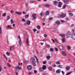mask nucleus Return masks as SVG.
Instances as JSON below:
<instances>
[{
  "label": "nucleus",
  "mask_w": 75,
  "mask_h": 75,
  "mask_svg": "<svg viewBox=\"0 0 75 75\" xmlns=\"http://www.w3.org/2000/svg\"><path fill=\"white\" fill-rule=\"evenodd\" d=\"M62 40L63 42L64 43L65 42V38H63Z\"/></svg>",
  "instance_id": "obj_21"
},
{
  "label": "nucleus",
  "mask_w": 75,
  "mask_h": 75,
  "mask_svg": "<svg viewBox=\"0 0 75 75\" xmlns=\"http://www.w3.org/2000/svg\"><path fill=\"white\" fill-rule=\"evenodd\" d=\"M15 69H21V67H20L18 66H16L15 67Z\"/></svg>",
  "instance_id": "obj_14"
},
{
  "label": "nucleus",
  "mask_w": 75,
  "mask_h": 75,
  "mask_svg": "<svg viewBox=\"0 0 75 75\" xmlns=\"http://www.w3.org/2000/svg\"><path fill=\"white\" fill-rule=\"evenodd\" d=\"M49 69L50 70V71H52V67H49Z\"/></svg>",
  "instance_id": "obj_36"
},
{
  "label": "nucleus",
  "mask_w": 75,
  "mask_h": 75,
  "mask_svg": "<svg viewBox=\"0 0 75 75\" xmlns=\"http://www.w3.org/2000/svg\"><path fill=\"white\" fill-rule=\"evenodd\" d=\"M6 15V13H3V17H5Z\"/></svg>",
  "instance_id": "obj_32"
},
{
  "label": "nucleus",
  "mask_w": 75,
  "mask_h": 75,
  "mask_svg": "<svg viewBox=\"0 0 75 75\" xmlns=\"http://www.w3.org/2000/svg\"><path fill=\"white\" fill-rule=\"evenodd\" d=\"M37 71L35 70L34 71V73H37Z\"/></svg>",
  "instance_id": "obj_56"
},
{
  "label": "nucleus",
  "mask_w": 75,
  "mask_h": 75,
  "mask_svg": "<svg viewBox=\"0 0 75 75\" xmlns=\"http://www.w3.org/2000/svg\"><path fill=\"white\" fill-rule=\"evenodd\" d=\"M68 13L69 14V15L70 16H73V13H71V11H69Z\"/></svg>",
  "instance_id": "obj_11"
},
{
  "label": "nucleus",
  "mask_w": 75,
  "mask_h": 75,
  "mask_svg": "<svg viewBox=\"0 0 75 75\" xmlns=\"http://www.w3.org/2000/svg\"><path fill=\"white\" fill-rule=\"evenodd\" d=\"M37 31V30L34 29H33V32H35V31Z\"/></svg>",
  "instance_id": "obj_47"
},
{
  "label": "nucleus",
  "mask_w": 75,
  "mask_h": 75,
  "mask_svg": "<svg viewBox=\"0 0 75 75\" xmlns=\"http://www.w3.org/2000/svg\"><path fill=\"white\" fill-rule=\"evenodd\" d=\"M44 6L45 7H48L50 6V5L49 4H44Z\"/></svg>",
  "instance_id": "obj_16"
},
{
  "label": "nucleus",
  "mask_w": 75,
  "mask_h": 75,
  "mask_svg": "<svg viewBox=\"0 0 75 75\" xmlns=\"http://www.w3.org/2000/svg\"><path fill=\"white\" fill-rule=\"evenodd\" d=\"M71 74V72H69V73H67V74L66 75H69L70 74Z\"/></svg>",
  "instance_id": "obj_39"
},
{
  "label": "nucleus",
  "mask_w": 75,
  "mask_h": 75,
  "mask_svg": "<svg viewBox=\"0 0 75 75\" xmlns=\"http://www.w3.org/2000/svg\"><path fill=\"white\" fill-rule=\"evenodd\" d=\"M18 39H19V40H21V38H20V35L18 36Z\"/></svg>",
  "instance_id": "obj_43"
},
{
  "label": "nucleus",
  "mask_w": 75,
  "mask_h": 75,
  "mask_svg": "<svg viewBox=\"0 0 75 75\" xmlns=\"http://www.w3.org/2000/svg\"><path fill=\"white\" fill-rule=\"evenodd\" d=\"M61 72V70L59 69H58L56 71V73L57 74H59Z\"/></svg>",
  "instance_id": "obj_12"
},
{
  "label": "nucleus",
  "mask_w": 75,
  "mask_h": 75,
  "mask_svg": "<svg viewBox=\"0 0 75 75\" xmlns=\"http://www.w3.org/2000/svg\"><path fill=\"white\" fill-rule=\"evenodd\" d=\"M59 68H61L62 67V66L61 65H59L58 66Z\"/></svg>",
  "instance_id": "obj_27"
},
{
  "label": "nucleus",
  "mask_w": 75,
  "mask_h": 75,
  "mask_svg": "<svg viewBox=\"0 0 75 75\" xmlns=\"http://www.w3.org/2000/svg\"><path fill=\"white\" fill-rule=\"evenodd\" d=\"M32 17L33 18H36L37 17V15H36V14L34 13L32 15Z\"/></svg>",
  "instance_id": "obj_7"
},
{
  "label": "nucleus",
  "mask_w": 75,
  "mask_h": 75,
  "mask_svg": "<svg viewBox=\"0 0 75 75\" xmlns=\"http://www.w3.org/2000/svg\"><path fill=\"white\" fill-rule=\"evenodd\" d=\"M70 68V67L67 66L66 67V70H69Z\"/></svg>",
  "instance_id": "obj_25"
},
{
  "label": "nucleus",
  "mask_w": 75,
  "mask_h": 75,
  "mask_svg": "<svg viewBox=\"0 0 75 75\" xmlns=\"http://www.w3.org/2000/svg\"><path fill=\"white\" fill-rule=\"evenodd\" d=\"M67 5L66 4H64L63 5V8H66V7H67Z\"/></svg>",
  "instance_id": "obj_28"
},
{
  "label": "nucleus",
  "mask_w": 75,
  "mask_h": 75,
  "mask_svg": "<svg viewBox=\"0 0 75 75\" xmlns=\"http://www.w3.org/2000/svg\"><path fill=\"white\" fill-rule=\"evenodd\" d=\"M27 68L29 70H31V69H32V67L30 65L27 66Z\"/></svg>",
  "instance_id": "obj_4"
},
{
  "label": "nucleus",
  "mask_w": 75,
  "mask_h": 75,
  "mask_svg": "<svg viewBox=\"0 0 75 75\" xmlns=\"http://www.w3.org/2000/svg\"><path fill=\"white\" fill-rule=\"evenodd\" d=\"M66 16V15L64 14L63 13L61 15H59L58 16V18H63L64 17H65Z\"/></svg>",
  "instance_id": "obj_3"
},
{
  "label": "nucleus",
  "mask_w": 75,
  "mask_h": 75,
  "mask_svg": "<svg viewBox=\"0 0 75 75\" xmlns=\"http://www.w3.org/2000/svg\"><path fill=\"white\" fill-rule=\"evenodd\" d=\"M40 16H44V13L43 12H42L40 13Z\"/></svg>",
  "instance_id": "obj_26"
},
{
  "label": "nucleus",
  "mask_w": 75,
  "mask_h": 75,
  "mask_svg": "<svg viewBox=\"0 0 75 75\" xmlns=\"http://www.w3.org/2000/svg\"><path fill=\"white\" fill-rule=\"evenodd\" d=\"M56 63L57 64H61V63L59 61L56 62Z\"/></svg>",
  "instance_id": "obj_31"
},
{
  "label": "nucleus",
  "mask_w": 75,
  "mask_h": 75,
  "mask_svg": "<svg viewBox=\"0 0 75 75\" xmlns=\"http://www.w3.org/2000/svg\"><path fill=\"white\" fill-rule=\"evenodd\" d=\"M62 74L63 75H64L65 74V73H64V71H62Z\"/></svg>",
  "instance_id": "obj_46"
},
{
  "label": "nucleus",
  "mask_w": 75,
  "mask_h": 75,
  "mask_svg": "<svg viewBox=\"0 0 75 75\" xmlns=\"http://www.w3.org/2000/svg\"><path fill=\"white\" fill-rule=\"evenodd\" d=\"M50 58L51 56H48L47 57V60H49V59H50Z\"/></svg>",
  "instance_id": "obj_22"
},
{
  "label": "nucleus",
  "mask_w": 75,
  "mask_h": 75,
  "mask_svg": "<svg viewBox=\"0 0 75 75\" xmlns=\"http://www.w3.org/2000/svg\"><path fill=\"white\" fill-rule=\"evenodd\" d=\"M36 60L37 62H38V63H39V62L38 61V59L37 58H36Z\"/></svg>",
  "instance_id": "obj_51"
},
{
  "label": "nucleus",
  "mask_w": 75,
  "mask_h": 75,
  "mask_svg": "<svg viewBox=\"0 0 75 75\" xmlns=\"http://www.w3.org/2000/svg\"><path fill=\"white\" fill-rule=\"evenodd\" d=\"M63 1L65 4H68L69 1L67 0H64Z\"/></svg>",
  "instance_id": "obj_8"
},
{
  "label": "nucleus",
  "mask_w": 75,
  "mask_h": 75,
  "mask_svg": "<svg viewBox=\"0 0 75 75\" xmlns=\"http://www.w3.org/2000/svg\"><path fill=\"white\" fill-rule=\"evenodd\" d=\"M28 17H29V15L27 14L26 15H25V18H28Z\"/></svg>",
  "instance_id": "obj_30"
},
{
  "label": "nucleus",
  "mask_w": 75,
  "mask_h": 75,
  "mask_svg": "<svg viewBox=\"0 0 75 75\" xmlns=\"http://www.w3.org/2000/svg\"><path fill=\"white\" fill-rule=\"evenodd\" d=\"M4 57L5 59H6V60H7V57H6V56L4 55Z\"/></svg>",
  "instance_id": "obj_38"
},
{
  "label": "nucleus",
  "mask_w": 75,
  "mask_h": 75,
  "mask_svg": "<svg viewBox=\"0 0 75 75\" xmlns=\"http://www.w3.org/2000/svg\"><path fill=\"white\" fill-rule=\"evenodd\" d=\"M47 36V35L46 34H45L44 35V37H46Z\"/></svg>",
  "instance_id": "obj_58"
},
{
  "label": "nucleus",
  "mask_w": 75,
  "mask_h": 75,
  "mask_svg": "<svg viewBox=\"0 0 75 75\" xmlns=\"http://www.w3.org/2000/svg\"><path fill=\"white\" fill-rule=\"evenodd\" d=\"M61 36L62 37H65V35L64 34H61Z\"/></svg>",
  "instance_id": "obj_29"
},
{
  "label": "nucleus",
  "mask_w": 75,
  "mask_h": 75,
  "mask_svg": "<svg viewBox=\"0 0 75 75\" xmlns=\"http://www.w3.org/2000/svg\"><path fill=\"white\" fill-rule=\"evenodd\" d=\"M53 4L54 5L57 6V4H58V2L56 1H55L53 2Z\"/></svg>",
  "instance_id": "obj_6"
},
{
  "label": "nucleus",
  "mask_w": 75,
  "mask_h": 75,
  "mask_svg": "<svg viewBox=\"0 0 75 75\" xmlns=\"http://www.w3.org/2000/svg\"><path fill=\"white\" fill-rule=\"evenodd\" d=\"M16 14H18V15H20L21 14V12H18V11L16 12Z\"/></svg>",
  "instance_id": "obj_20"
},
{
  "label": "nucleus",
  "mask_w": 75,
  "mask_h": 75,
  "mask_svg": "<svg viewBox=\"0 0 75 75\" xmlns=\"http://www.w3.org/2000/svg\"><path fill=\"white\" fill-rule=\"evenodd\" d=\"M10 16L9 15H8V17H7V20H9L10 19Z\"/></svg>",
  "instance_id": "obj_44"
},
{
  "label": "nucleus",
  "mask_w": 75,
  "mask_h": 75,
  "mask_svg": "<svg viewBox=\"0 0 75 75\" xmlns=\"http://www.w3.org/2000/svg\"><path fill=\"white\" fill-rule=\"evenodd\" d=\"M37 28L38 29H40V26L39 25H38L37 26Z\"/></svg>",
  "instance_id": "obj_42"
},
{
  "label": "nucleus",
  "mask_w": 75,
  "mask_h": 75,
  "mask_svg": "<svg viewBox=\"0 0 75 75\" xmlns=\"http://www.w3.org/2000/svg\"><path fill=\"white\" fill-rule=\"evenodd\" d=\"M7 27L9 28H11V25H8L7 26Z\"/></svg>",
  "instance_id": "obj_57"
},
{
  "label": "nucleus",
  "mask_w": 75,
  "mask_h": 75,
  "mask_svg": "<svg viewBox=\"0 0 75 75\" xmlns=\"http://www.w3.org/2000/svg\"><path fill=\"white\" fill-rule=\"evenodd\" d=\"M1 70H2V68H1V66L0 65V72L1 71Z\"/></svg>",
  "instance_id": "obj_45"
},
{
  "label": "nucleus",
  "mask_w": 75,
  "mask_h": 75,
  "mask_svg": "<svg viewBox=\"0 0 75 75\" xmlns=\"http://www.w3.org/2000/svg\"><path fill=\"white\" fill-rule=\"evenodd\" d=\"M18 43L20 45H21V40H19L18 41Z\"/></svg>",
  "instance_id": "obj_23"
},
{
  "label": "nucleus",
  "mask_w": 75,
  "mask_h": 75,
  "mask_svg": "<svg viewBox=\"0 0 75 75\" xmlns=\"http://www.w3.org/2000/svg\"><path fill=\"white\" fill-rule=\"evenodd\" d=\"M49 14V11H47L46 13V15H47V16L48 15V14Z\"/></svg>",
  "instance_id": "obj_33"
},
{
  "label": "nucleus",
  "mask_w": 75,
  "mask_h": 75,
  "mask_svg": "<svg viewBox=\"0 0 75 75\" xmlns=\"http://www.w3.org/2000/svg\"><path fill=\"white\" fill-rule=\"evenodd\" d=\"M55 23L56 24H57V25H59V24H60V22L59 21H56Z\"/></svg>",
  "instance_id": "obj_15"
},
{
  "label": "nucleus",
  "mask_w": 75,
  "mask_h": 75,
  "mask_svg": "<svg viewBox=\"0 0 75 75\" xmlns=\"http://www.w3.org/2000/svg\"><path fill=\"white\" fill-rule=\"evenodd\" d=\"M15 74L16 75H18V73H17V72L16 71L15 72Z\"/></svg>",
  "instance_id": "obj_62"
},
{
  "label": "nucleus",
  "mask_w": 75,
  "mask_h": 75,
  "mask_svg": "<svg viewBox=\"0 0 75 75\" xmlns=\"http://www.w3.org/2000/svg\"><path fill=\"white\" fill-rule=\"evenodd\" d=\"M1 33V27L0 28V34Z\"/></svg>",
  "instance_id": "obj_49"
},
{
  "label": "nucleus",
  "mask_w": 75,
  "mask_h": 75,
  "mask_svg": "<svg viewBox=\"0 0 75 75\" xmlns=\"http://www.w3.org/2000/svg\"><path fill=\"white\" fill-rule=\"evenodd\" d=\"M6 54L7 56H10V54L8 52H6Z\"/></svg>",
  "instance_id": "obj_24"
},
{
  "label": "nucleus",
  "mask_w": 75,
  "mask_h": 75,
  "mask_svg": "<svg viewBox=\"0 0 75 75\" xmlns=\"http://www.w3.org/2000/svg\"><path fill=\"white\" fill-rule=\"evenodd\" d=\"M7 65L9 67H11V65L9 64V63H7Z\"/></svg>",
  "instance_id": "obj_40"
},
{
  "label": "nucleus",
  "mask_w": 75,
  "mask_h": 75,
  "mask_svg": "<svg viewBox=\"0 0 75 75\" xmlns=\"http://www.w3.org/2000/svg\"><path fill=\"white\" fill-rule=\"evenodd\" d=\"M27 24L28 25H29L30 24V23H31V21H26Z\"/></svg>",
  "instance_id": "obj_18"
},
{
  "label": "nucleus",
  "mask_w": 75,
  "mask_h": 75,
  "mask_svg": "<svg viewBox=\"0 0 75 75\" xmlns=\"http://www.w3.org/2000/svg\"><path fill=\"white\" fill-rule=\"evenodd\" d=\"M67 48L68 50H70L71 49V47L69 46H67Z\"/></svg>",
  "instance_id": "obj_34"
},
{
  "label": "nucleus",
  "mask_w": 75,
  "mask_h": 75,
  "mask_svg": "<svg viewBox=\"0 0 75 75\" xmlns=\"http://www.w3.org/2000/svg\"><path fill=\"white\" fill-rule=\"evenodd\" d=\"M30 61L32 62V65L33 67H35V59L34 57H31Z\"/></svg>",
  "instance_id": "obj_1"
},
{
  "label": "nucleus",
  "mask_w": 75,
  "mask_h": 75,
  "mask_svg": "<svg viewBox=\"0 0 75 75\" xmlns=\"http://www.w3.org/2000/svg\"><path fill=\"white\" fill-rule=\"evenodd\" d=\"M11 13H14V11H13L12 10L11 11Z\"/></svg>",
  "instance_id": "obj_59"
},
{
  "label": "nucleus",
  "mask_w": 75,
  "mask_h": 75,
  "mask_svg": "<svg viewBox=\"0 0 75 75\" xmlns=\"http://www.w3.org/2000/svg\"><path fill=\"white\" fill-rule=\"evenodd\" d=\"M62 54L64 56H66L67 54H66V52L65 51H62Z\"/></svg>",
  "instance_id": "obj_10"
},
{
  "label": "nucleus",
  "mask_w": 75,
  "mask_h": 75,
  "mask_svg": "<svg viewBox=\"0 0 75 75\" xmlns=\"http://www.w3.org/2000/svg\"><path fill=\"white\" fill-rule=\"evenodd\" d=\"M30 2L31 3H34V1H33V0H31L30 1Z\"/></svg>",
  "instance_id": "obj_41"
},
{
  "label": "nucleus",
  "mask_w": 75,
  "mask_h": 75,
  "mask_svg": "<svg viewBox=\"0 0 75 75\" xmlns=\"http://www.w3.org/2000/svg\"><path fill=\"white\" fill-rule=\"evenodd\" d=\"M47 47H50V45H47Z\"/></svg>",
  "instance_id": "obj_55"
},
{
  "label": "nucleus",
  "mask_w": 75,
  "mask_h": 75,
  "mask_svg": "<svg viewBox=\"0 0 75 75\" xmlns=\"http://www.w3.org/2000/svg\"><path fill=\"white\" fill-rule=\"evenodd\" d=\"M54 40L56 42H58V40H57L56 39H55Z\"/></svg>",
  "instance_id": "obj_53"
},
{
  "label": "nucleus",
  "mask_w": 75,
  "mask_h": 75,
  "mask_svg": "<svg viewBox=\"0 0 75 75\" xmlns=\"http://www.w3.org/2000/svg\"><path fill=\"white\" fill-rule=\"evenodd\" d=\"M28 42H28V39L27 38L26 40V43L27 45H29Z\"/></svg>",
  "instance_id": "obj_19"
},
{
  "label": "nucleus",
  "mask_w": 75,
  "mask_h": 75,
  "mask_svg": "<svg viewBox=\"0 0 75 75\" xmlns=\"http://www.w3.org/2000/svg\"><path fill=\"white\" fill-rule=\"evenodd\" d=\"M52 18H49V20H52Z\"/></svg>",
  "instance_id": "obj_63"
},
{
  "label": "nucleus",
  "mask_w": 75,
  "mask_h": 75,
  "mask_svg": "<svg viewBox=\"0 0 75 75\" xmlns=\"http://www.w3.org/2000/svg\"><path fill=\"white\" fill-rule=\"evenodd\" d=\"M62 3L61 2H59V4L58 6L59 7H62Z\"/></svg>",
  "instance_id": "obj_5"
},
{
  "label": "nucleus",
  "mask_w": 75,
  "mask_h": 75,
  "mask_svg": "<svg viewBox=\"0 0 75 75\" xmlns=\"http://www.w3.org/2000/svg\"><path fill=\"white\" fill-rule=\"evenodd\" d=\"M71 32L70 31H68L67 32V33H66V36L67 38H69V37L68 36H69V37L71 36Z\"/></svg>",
  "instance_id": "obj_2"
},
{
  "label": "nucleus",
  "mask_w": 75,
  "mask_h": 75,
  "mask_svg": "<svg viewBox=\"0 0 75 75\" xmlns=\"http://www.w3.org/2000/svg\"><path fill=\"white\" fill-rule=\"evenodd\" d=\"M42 69H43V70H44L46 68H47V67H46V66H45V65H43L42 67Z\"/></svg>",
  "instance_id": "obj_13"
},
{
  "label": "nucleus",
  "mask_w": 75,
  "mask_h": 75,
  "mask_svg": "<svg viewBox=\"0 0 75 75\" xmlns=\"http://www.w3.org/2000/svg\"><path fill=\"white\" fill-rule=\"evenodd\" d=\"M11 48H13V47H11L10 48V49L11 51L12 50V49H11Z\"/></svg>",
  "instance_id": "obj_60"
},
{
  "label": "nucleus",
  "mask_w": 75,
  "mask_h": 75,
  "mask_svg": "<svg viewBox=\"0 0 75 75\" xmlns=\"http://www.w3.org/2000/svg\"><path fill=\"white\" fill-rule=\"evenodd\" d=\"M59 48H60V50H62L63 49H64V47H63L61 45H60L59 46Z\"/></svg>",
  "instance_id": "obj_17"
},
{
  "label": "nucleus",
  "mask_w": 75,
  "mask_h": 75,
  "mask_svg": "<svg viewBox=\"0 0 75 75\" xmlns=\"http://www.w3.org/2000/svg\"><path fill=\"white\" fill-rule=\"evenodd\" d=\"M71 38H72L73 40H75V34H74L72 35V36L71 37Z\"/></svg>",
  "instance_id": "obj_9"
},
{
  "label": "nucleus",
  "mask_w": 75,
  "mask_h": 75,
  "mask_svg": "<svg viewBox=\"0 0 75 75\" xmlns=\"http://www.w3.org/2000/svg\"><path fill=\"white\" fill-rule=\"evenodd\" d=\"M11 24H13V19H11Z\"/></svg>",
  "instance_id": "obj_35"
},
{
  "label": "nucleus",
  "mask_w": 75,
  "mask_h": 75,
  "mask_svg": "<svg viewBox=\"0 0 75 75\" xmlns=\"http://www.w3.org/2000/svg\"><path fill=\"white\" fill-rule=\"evenodd\" d=\"M22 21H23V22H25V19H22Z\"/></svg>",
  "instance_id": "obj_54"
},
{
  "label": "nucleus",
  "mask_w": 75,
  "mask_h": 75,
  "mask_svg": "<svg viewBox=\"0 0 75 75\" xmlns=\"http://www.w3.org/2000/svg\"><path fill=\"white\" fill-rule=\"evenodd\" d=\"M46 61H44L43 62V64H46Z\"/></svg>",
  "instance_id": "obj_48"
},
{
  "label": "nucleus",
  "mask_w": 75,
  "mask_h": 75,
  "mask_svg": "<svg viewBox=\"0 0 75 75\" xmlns=\"http://www.w3.org/2000/svg\"><path fill=\"white\" fill-rule=\"evenodd\" d=\"M72 33H74V29H73L72 30Z\"/></svg>",
  "instance_id": "obj_52"
},
{
  "label": "nucleus",
  "mask_w": 75,
  "mask_h": 75,
  "mask_svg": "<svg viewBox=\"0 0 75 75\" xmlns=\"http://www.w3.org/2000/svg\"><path fill=\"white\" fill-rule=\"evenodd\" d=\"M44 44V43H40V45H43Z\"/></svg>",
  "instance_id": "obj_64"
},
{
  "label": "nucleus",
  "mask_w": 75,
  "mask_h": 75,
  "mask_svg": "<svg viewBox=\"0 0 75 75\" xmlns=\"http://www.w3.org/2000/svg\"><path fill=\"white\" fill-rule=\"evenodd\" d=\"M55 50H56V51H58V49L57 48H55Z\"/></svg>",
  "instance_id": "obj_50"
},
{
  "label": "nucleus",
  "mask_w": 75,
  "mask_h": 75,
  "mask_svg": "<svg viewBox=\"0 0 75 75\" xmlns=\"http://www.w3.org/2000/svg\"><path fill=\"white\" fill-rule=\"evenodd\" d=\"M61 22H62V23H64V21L61 20Z\"/></svg>",
  "instance_id": "obj_61"
},
{
  "label": "nucleus",
  "mask_w": 75,
  "mask_h": 75,
  "mask_svg": "<svg viewBox=\"0 0 75 75\" xmlns=\"http://www.w3.org/2000/svg\"><path fill=\"white\" fill-rule=\"evenodd\" d=\"M50 50L51 51H52V52L54 51V49H53V48H50Z\"/></svg>",
  "instance_id": "obj_37"
}]
</instances>
